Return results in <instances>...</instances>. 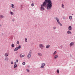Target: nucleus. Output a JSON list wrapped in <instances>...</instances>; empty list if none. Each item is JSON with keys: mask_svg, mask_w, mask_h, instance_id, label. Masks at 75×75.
Wrapping results in <instances>:
<instances>
[{"mask_svg": "<svg viewBox=\"0 0 75 75\" xmlns=\"http://www.w3.org/2000/svg\"><path fill=\"white\" fill-rule=\"evenodd\" d=\"M4 56L5 57H8V53H5L4 54Z\"/></svg>", "mask_w": 75, "mask_h": 75, "instance_id": "0eeeda50", "label": "nucleus"}, {"mask_svg": "<svg viewBox=\"0 0 75 75\" xmlns=\"http://www.w3.org/2000/svg\"><path fill=\"white\" fill-rule=\"evenodd\" d=\"M16 62H18V60H16Z\"/></svg>", "mask_w": 75, "mask_h": 75, "instance_id": "2f4dec72", "label": "nucleus"}, {"mask_svg": "<svg viewBox=\"0 0 75 75\" xmlns=\"http://www.w3.org/2000/svg\"><path fill=\"white\" fill-rule=\"evenodd\" d=\"M18 50V48L17 47H16V48H15L14 49V51H17V50Z\"/></svg>", "mask_w": 75, "mask_h": 75, "instance_id": "2eb2a0df", "label": "nucleus"}, {"mask_svg": "<svg viewBox=\"0 0 75 75\" xmlns=\"http://www.w3.org/2000/svg\"><path fill=\"white\" fill-rule=\"evenodd\" d=\"M50 47V45H47L46 46V48H49Z\"/></svg>", "mask_w": 75, "mask_h": 75, "instance_id": "9b49d317", "label": "nucleus"}, {"mask_svg": "<svg viewBox=\"0 0 75 75\" xmlns=\"http://www.w3.org/2000/svg\"><path fill=\"white\" fill-rule=\"evenodd\" d=\"M53 29H56V27H53Z\"/></svg>", "mask_w": 75, "mask_h": 75, "instance_id": "c756f323", "label": "nucleus"}, {"mask_svg": "<svg viewBox=\"0 0 75 75\" xmlns=\"http://www.w3.org/2000/svg\"><path fill=\"white\" fill-rule=\"evenodd\" d=\"M68 29L69 30H72V28L71 27V26H70L69 27Z\"/></svg>", "mask_w": 75, "mask_h": 75, "instance_id": "39448f33", "label": "nucleus"}, {"mask_svg": "<svg viewBox=\"0 0 75 75\" xmlns=\"http://www.w3.org/2000/svg\"><path fill=\"white\" fill-rule=\"evenodd\" d=\"M11 64H13V62H11Z\"/></svg>", "mask_w": 75, "mask_h": 75, "instance_id": "72a5a7b5", "label": "nucleus"}, {"mask_svg": "<svg viewBox=\"0 0 75 75\" xmlns=\"http://www.w3.org/2000/svg\"><path fill=\"white\" fill-rule=\"evenodd\" d=\"M47 9L48 8L49 9L51 8V7H52V2L51 0H45V1L41 4L40 8L41 10L43 11L45 9L44 7L47 6Z\"/></svg>", "mask_w": 75, "mask_h": 75, "instance_id": "f257e3e1", "label": "nucleus"}, {"mask_svg": "<svg viewBox=\"0 0 75 75\" xmlns=\"http://www.w3.org/2000/svg\"><path fill=\"white\" fill-rule=\"evenodd\" d=\"M17 64H15L14 65V68H17Z\"/></svg>", "mask_w": 75, "mask_h": 75, "instance_id": "ddd939ff", "label": "nucleus"}, {"mask_svg": "<svg viewBox=\"0 0 75 75\" xmlns=\"http://www.w3.org/2000/svg\"><path fill=\"white\" fill-rule=\"evenodd\" d=\"M44 68V66H42L40 68Z\"/></svg>", "mask_w": 75, "mask_h": 75, "instance_id": "a878e982", "label": "nucleus"}, {"mask_svg": "<svg viewBox=\"0 0 75 75\" xmlns=\"http://www.w3.org/2000/svg\"><path fill=\"white\" fill-rule=\"evenodd\" d=\"M32 52L31 50H30L28 54L27 57L28 58H31V55Z\"/></svg>", "mask_w": 75, "mask_h": 75, "instance_id": "7ed1b4c3", "label": "nucleus"}, {"mask_svg": "<svg viewBox=\"0 0 75 75\" xmlns=\"http://www.w3.org/2000/svg\"><path fill=\"white\" fill-rule=\"evenodd\" d=\"M12 47H14V44H12L11 45Z\"/></svg>", "mask_w": 75, "mask_h": 75, "instance_id": "b1692460", "label": "nucleus"}, {"mask_svg": "<svg viewBox=\"0 0 75 75\" xmlns=\"http://www.w3.org/2000/svg\"><path fill=\"white\" fill-rule=\"evenodd\" d=\"M67 33L68 34H71V31L68 30L67 31Z\"/></svg>", "mask_w": 75, "mask_h": 75, "instance_id": "1a4fd4ad", "label": "nucleus"}, {"mask_svg": "<svg viewBox=\"0 0 75 75\" xmlns=\"http://www.w3.org/2000/svg\"><path fill=\"white\" fill-rule=\"evenodd\" d=\"M57 54V51H55L54 53H53V55L54 56V55H55V54Z\"/></svg>", "mask_w": 75, "mask_h": 75, "instance_id": "f8f14e48", "label": "nucleus"}, {"mask_svg": "<svg viewBox=\"0 0 75 75\" xmlns=\"http://www.w3.org/2000/svg\"><path fill=\"white\" fill-rule=\"evenodd\" d=\"M74 44V43L73 42H71L70 44V46L71 47V46H72V45H73Z\"/></svg>", "mask_w": 75, "mask_h": 75, "instance_id": "9d476101", "label": "nucleus"}, {"mask_svg": "<svg viewBox=\"0 0 75 75\" xmlns=\"http://www.w3.org/2000/svg\"><path fill=\"white\" fill-rule=\"evenodd\" d=\"M21 47V45H19L17 47V48L18 49H20Z\"/></svg>", "mask_w": 75, "mask_h": 75, "instance_id": "4468645a", "label": "nucleus"}, {"mask_svg": "<svg viewBox=\"0 0 75 75\" xmlns=\"http://www.w3.org/2000/svg\"><path fill=\"white\" fill-rule=\"evenodd\" d=\"M22 64L23 65H25V62H23L22 63Z\"/></svg>", "mask_w": 75, "mask_h": 75, "instance_id": "bb28decb", "label": "nucleus"}, {"mask_svg": "<svg viewBox=\"0 0 75 75\" xmlns=\"http://www.w3.org/2000/svg\"><path fill=\"white\" fill-rule=\"evenodd\" d=\"M24 56H25V55H21V54L20 55V57H21V58H23V57H24Z\"/></svg>", "mask_w": 75, "mask_h": 75, "instance_id": "f3484780", "label": "nucleus"}, {"mask_svg": "<svg viewBox=\"0 0 75 75\" xmlns=\"http://www.w3.org/2000/svg\"><path fill=\"white\" fill-rule=\"evenodd\" d=\"M0 17H1V16H0Z\"/></svg>", "mask_w": 75, "mask_h": 75, "instance_id": "c9c22d12", "label": "nucleus"}, {"mask_svg": "<svg viewBox=\"0 0 75 75\" xmlns=\"http://www.w3.org/2000/svg\"><path fill=\"white\" fill-rule=\"evenodd\" d=\"M62 7L63 8H64V7H65V6H64V4H62Z\"/></svg>", "mask_w": 75, "mask_h": 75, "instance_id": "4be33fe9", "label": "nucleus"}, {"mask_svg": "<svg viewBox=\"0 0 75 75\" xmlns=\"http://www.w3.org/2000/svg\"><path fill=\"white\" fill-rule=\"evenodd\" d=\"M69 18L70 20H72V17L71 16H70L69 17Z\"/></svg>", "mask_w": 75, "mask_h": 75, "instance_id": "a211bd4d", "label": "nucleus"}, {"mask_svg": "<svg viewBox=\"0 0 75 75\" xmlns=\"http://www.w3.org/2000/svg\"><path fill=\"white\" fill-rule=\"evenodd\" d=\"M25 42H27V39L26 38H25Z\"/></svg>", "mask_w": 75, "mask_h": 75, "instance_id": "cd10ccee", "label": "nucleus"}, {"mask_svg": "<svg viewBox=\"0 0 75 75\" xmlns=\"http://www.w3.org/2000/svg\"><path fill=\"white\" fill-rule=\"evenodd\" d=\"M39 47L40 48H41V49H43L45 47L44 45L42 43L40 44Z\"/></svg>", "mask_w": 75, "mask_h": 75, "instance_id": "f03ea898", "label": "nucleus"}, {"mask_svg": "<svg viewBox=\"0 0 75 75\" xmlns=\"http://www.w3.org/2000/svg\"><path fill=\"white\" fill-rule=\"evenodd\" d=\"M5 60H6V61H8V58H7V57H5Z\"/></svg>", "mask_w": 75, "mask_h": 75, "instance_id": "aec40b11", "label": "nucleus"}, {"mask_svg": "<svg viewBox=\"0 0 75 75\" xmlns=\"http://www.w3.org/2000/svg\"><path fill=\"white\" fill-rule=\"evenodd\" d=\"M10 13L11 14V16H13V15L14 14L13 13V12L11 11L10 12Z\"/></svg>", "mask_w": 75, "mask_h": 75, "instance_id": "6ab92c4d", "label": "nucleus"}, {"mask_svg": "<svg viewBox=\"0 0 75 75\" xmlns=\"http://www.w3.org/2000/svg\"><path fill=\"white\" fill-rule=\"evenodd\" d=\"M1 17L2 18H4V16H3L2 15V16H1Z\"/></svg>", "mask_w": 75, "mask_h": 75, "instance_id": "473e14b6", "label": "nucleus"}, {"mask_svg": "<svg viewBox=\"0 0 75 75\" xmlns=\"http://www.w3.org/2000/svg\"><path fill=\"white\" fill-rule=\"evenodd\" d=\"M15 64H16V62H15Z\"/></svg>", "mask_w": 75, "mask_h": 75, "instance_id": "e433bc0d", "label": "nucleus"}, {"mask_svg": "<svg viewBox=\"0 0 75 75\" xmlns=\"http://www.w3.org/2000/svg\"><path fill=\"white\" fill-rule=\"evenodd\" d=\"M11 6L12 8H14V5L13 4H11Z\"/></svg>", "mask_w": 75, "mask_h": 75, "instance_id": "dca6fc26", "label": "nucleus"}, {"mask_svg": "<svg viewBox=\"0 0 75 75\" xmlns=\"http://www.w3.org/2000/svg\"><path fill=\"white\" fill-rule=\"evenodd\" d=\"M38 55L39 57H41L42 56V54L41 53H38Z\"/></svg>", "mask_w": 75, "mask_h": 75, "instance_id": "423d86ee", "label": "nucleus"}, {"mask_svg": "<svg viewBox=\"0 0 75 75\" xmlns=\"http://www.w3.org/2000/svg\"><path fill=\"white\" fill-rule=\"evenodd\" d=\"M26 70H27V72H29V70H28V69H26Z\"/></svg>", "mask_w": 75, "mask_h": 75, "instance_id": "7c9ffc66", "label": "nucleus"}, {"mask_svg": "<svg viewBox=\"0 0 75 75\" xmlns=\"http://www.w3.org/2000/svg\"><path fill=\"white\" fill-rule=\"evenodd\" d=\"M58 57V55H56L54 56V59H57V58Z\"/></svg>", "mask_w": 75, "mask_h": 75, "instance_id": "6e6552de", "label": "nucleus"}, {"mask_svg": "<svg viewBox=\"0 0 75 75\" xmlns=\"http://www.w3.org/2000/svg\"><path fill=\"white\" fill-rule=\"evenodd\" d=\"M17 44H20V42L18 41H17Z\"/></svg>", "mask_w": 75, "mask_h": 75, "instance_id": "5701e85b", "label": "nucleus"}, {"mask_svg": "<svg viewBox=\"0 0 75 75\" xmlns=\"http://www.w3.org/2000/svg\"><path fill=\"white\" fill-rule=\"evenodd\" d=\"M57 73H58V74H59V70H57Z\"/></svg>", "mask_w": 75, "mask_h": 75, "instance_id": "393cba45", "label": "nucleus"}, {"mask_svg": "<svg viewBox=\"0 0 75 75\" xmlns=\"http://www.w3.org/2000/svg\"><path fill=\"white\" fill-rule=\"evenodd\" d=\"M55 19L57 20V22L58 23V24H60V25L61 26H62V24H61L60 23V22H59V19L58 18L56 17L55 18Z\"/></svg>", "mask_w": 75, "mask_h": 75, "instance_id": "20e7f679", "label": "nucleus"}, {"mask_svg": "<svg viewBox=\"0 0 75 75\" xmlns=\"http://www.w3.org/2000/svg\"><path fill=\"white\" fill-rule=\"evenodd\" d=\"M32 6V7H33V6H34V4L33 3H32L31 4Z\"/></svg>", "mask_w": 75, "mask_h": 75, "instance_id": "c85d7f7f", "label": "nucleus"}, {"mask_svg": "<svg viewBox=\"0 0 75 75\" xmlns=\"http://www.w3.org/2000/svg\"><path fill=\"white\" fill-rule=\"evenodd\" d=\"M12 21H14V19H13Z\"/></svg>", "mask_w": 75, "mask_h": 75, "instance_id": "f704fd0d", "label": "nucleus"}, {"mask_svg": "<svg viewBox=\"0 0 75 75\" xmlns=\"http://www.w3.org/2000/svg\"><path fill=\"white\" fill-rule=\"evenodd\" d=\"M42 66L44 67L45 66V63H42Z\"/></svg>", "mask_w": 75, "mask_h": 75, "instance_id": "412c9836", "label": "nucleus"}]
</instances>
